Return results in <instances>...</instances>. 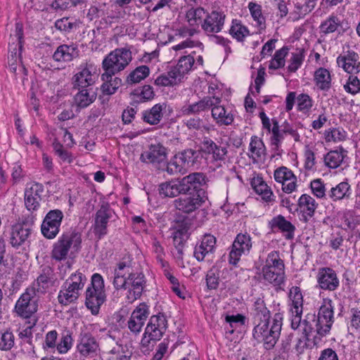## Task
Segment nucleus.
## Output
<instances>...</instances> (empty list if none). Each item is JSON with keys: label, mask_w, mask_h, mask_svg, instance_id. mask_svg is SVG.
Segmentation results:
<instances>
[{"label": "nucleus", "mask_w": 360, "mask_h": 360, "mask_svg": "<svg viewBox=\"0 0 360 360\" xmlns=\"http://www.w3.org/2000/svg\"><path fill=\"white\" fill-rule=\"evenodd\" d=\"M298 205L304 213V221H307L309 218L314 216L318 203L309 195L302 194L298 200Z\"/></svg>", "instance_id": "72a5a7b5"}, {"label": "nucleus", "mask_w": 360, "mask_h": 360, "mask_svg": "<svg viewBox=\"0 0 360 360\" xmlns=\"http://www.w3.org/2000/svg\"><path fill=\"white\" fill-rule=\"evenodd\" d=\"M229 34L238 41H243L245 37L250 34V31L247 27L243 25L240 20L233 19L229 29Z\"/></svg>", "instance_id": "49530a36"}, {"label": "nucleus", "mask_w": 360, "mask_h": 360, "mask_svg": "<svg viewBox=\"0 0 360 360\" xmlns=\"http://www.w3.org/2000/svg\"><path fill=\"white\" fill-rule=\"evenodd\" d=\"M37 298L35 295V289L27 288L24 292V320L27 324L24 330V337L32 335L31 329L35 326L37 319L33 315L37 311Z\"/></svg>", "instance_id": "6e6552de"}, {"label": "nucleus", "mask_w": 360, "mask_h": 360, "mask_svg": "<svg viewBox=\"0 0 360 360\" xmlns=\"http://www.w3.org/2000/svg\"><path fill=\"white\" fill-rule=\"evenodd\" d=\"M176 154L186 168L193 166L200 156V152L193 149H186Z\"/></svg>", "instance_id": "603ef678"}, {"label": "nucleus", "mask_w": 360, "mask_h": 360, "mask_svg": "<svg viewBox=\"0 0 360 360\" xmlns=\"http://www.w3.org/2000/svg\"><path fill=\"white\" fill-rule=\"evenodd\" d=\"M289 307L290 313V326L292 329H298L302 324L303 295L298 286H292L288 293Z\"/></svg>", "instance_id": "0eeeda50"}, {"label": "nucleus", "mask_w": 360, "mask_h": 360, "mask_svg": "<svg viewBox=\"0 0 360 360\" xmlns=\"http://www.w3.org/2000/svg\"><path fill=\"white\" fill-rule=\"evenodd\" d=\"M54 273L52 268L47 266L42 269L41 274L37 277V291L41 293L46 292V290L53 285Z\"/></svg>", "instance_id": "58836bf2"}, {"label": "nucleus", "mask_w": 360, "mask_h": 360, "mask_svg": "<svg viewBox=\"0 0 360 360\" xmlns=\"http://www.w3.org/2000/svg\"><path fill=\"white\" fill-rule=\"evenodd\" d=\"M181 81L179 79L175 73L170 70L167 73L158 76L154 82V84L159 86H173L177 84Z\"/></svg>", "instance_id": "5fc2aeb1"}, {"label": "nucleus", "mask_w": 360, "mask_h": 360, "mask_svg": "<svg viewBox=\"0 0 360 360\" xmlns=\"http://www.w3.org/2000/svg\"><path fill=\"white\" fill-rule=\"evenodd\" d=\"M248 7L252 18L257 22L258 26L262 28L264 27L265 18L262 15V6L257 3L251 1L248 4Z\"/></svg>", "instance_id": "680f3d73"}, {"label": "nucleus", "mask_w": 360, "mask_h": 360, "mask_svg": "<svg viewBox=\"0 0 360 360\" xmlns=\"http://www.w3.org/2000/svg\"><path fill=\"white\" fill-rule=\"evenodd\" d=\"M225 20L226 15L222 11L217 9L211 12L206 11L201 29L207 36L217 34L224 29Z\"/></svg>", "instance_id": "dca6fc26"}, {"label": "nucleus", "mask_w": 360, "mask_h": 360, "mask_svg": "<svg viewBox=\"0 0 360 360\" xmlns=\"http://www.w3.org/2000/svg\"><path fill=\"white\" fill-rule=\"evenodd\" d=\"M22 31L20 23H16V34L11 35L8 42V67L11 72L15 73L17 65L19 62L22 64L21 57L22 50Z\"/></svg>", "instance_id": "9d476101"}, {"label": "nucleus", "mask_w": 360, "mask_h": 360, "mask_svg": "<svg viewBox=\"0 0 360 360\" xmlns=\"http://www.w3.org/2000/svg\"><path fill=\"white\" fill-rule=\"evenodd\" d=\"M200 150L205 155H210L212 161H224L228 153L227 148L217 145L209 137H204L201 142Z\"/></svg>", "instance_id": "412c9836"}, {"label": "nucleus", "mask_w": 360, "mask_h": 360, "mask_svg": "<svg viewBox=\"0 0 360 360\" xmlns=\"http://www.w3.org/2000/svg\"><path fill=\"white\" fill-rule=\"evenodd\" d=\"M72 338L69 330L62 333L60 341L57 344L56 349L60 354H65L72 347Z\"/></svg>", "instance_id": "774afa93"}, {"label": "nucleus", "mask_w": 360, "mask_h": 360, "mask_svg": "<svg viewBox=\"0 0 360 360\" xmlns=\"http://www.w3.org/2000/svg\"><path fill=\"white\" fill-rule=\"evenodd\" d=\"M206 197L200 194V191L193 193L192 195H186L179 198L174 201L176 209L182 212L189 214L199 207L205 202Z\"/></svg>", "instance_id": "6ab92c4d"}, {"label": "nucleus", "mask_w": 360, "mask_h": 360, "mask_svg": "<svg viewBox=\"0 0 360 360\" xmlns=\"http://www.w3.org/2000/svg\"><path fill=\"white\" fill-rule=\"evenodd\" d=\"M95 70L94 65L89 63H82L77 67L76 72L72 78L73 89L92 88L96 79Z\"/></svg>", "instance_id": "9b49d317"}, {"label": "nucleus", "mask_w": 360, "mask_h": 360, "mask_svg": "<svg viewBox=\"0 0 360 360\" xmlns=\"http://www.w3.org/2000/svg\"><path fill=\"white\" fill-rule=\"evenodd\" d=\"M167 328V321L164 314H159L152 316L145 329L142 338L143 344L148 345L151 340H160Z\"/></svg>", "instance_id": "1a4fd4ad"}, {"label": "nucleus", "mask_w": 360, "mask_h": 360, "mask_svg": "<svg viewBox=\"0 0 360 360\" xmlns=\"http://www.w3.org/2000/svg\"><path fill=\"white\" fill-rule=\"evenodd\" d=\"M345 152L343 150L340 151L330 150L324 156L325 165L332 169L338 168L345 158Z\"/></svg>", "instance_id": "8fccbe9b"}, {"label": "nucleus", "mask_w": 360, "mask_h": 360, "mask_svg": "<svg viewBox=\"0 0 360 360\" xmlns=\"http://www.w3.org/2000/svg\"><path fill=\"white\" fill-rule=\"evenodd\" d=\"M250 154L248 156L252 159L253 162L264 159L266 147L263 141L257 136H252L249 145Z\"/></svg>", "instance_id": "473e14b6"}, {"label": "nucleus", "mask_w": 360, "mask_h": 360, "mask_svg": "<svg viewBox=\"0 0 360 360\" xmlns=\"http://www.w3.org/2000/svg\"><path fill=\"white\" fill-rule=\"evenodd\" d=\"M167 107V104L165 102L157 103L151 108L143 110L141 113V119L147 124L157 125L161 122L163 111L166 110Z\"/></svg>", "instance_id": "bb28decb"}, {"label": "nucleus", "mask_w": 360, "mask_h": 360, "mask_svg": "<svg viewBox=\"0 0 360 360\" xmlns=\"http://www.w3.org/2000/svg\"><path fill=\"white\" fill-rule=\"evenodd\" d=\"M146 278L141 271H134L125 262L113 269L112 285L116 290H124L125 303L132 304L141 298L146 288Z\"/></svg>", "instance_id": "f257e3e1"}, {"label": "nucleus", "mask_w": 360, "mask_h": 360, "mask_svg": "<svg viewBox=\"0 0 360 360\" xmlns=\"http://www.w3.org/2000/svg\"><path fill=\"white\" fill-rule=\"evenodd\" d=\"M359 54L353 50H349L344 55H340L336 62L338 67L342 68L346 72L356 74L360 72Z\"/></svg>", "instance_id": "4be33fe9"}, {"label": "nucleus", "mask_w": 360, "mask_h": 360, "mask_svg": "<svg viewBox=\"0 0 360 360\" xmlns=\"http://www.w3.org/2000/svg\"><path fill=\"white\" fill-rule=\"evenodd\" d=\"M77 347L78 352L82 356H87L96 354L99 349V345L91 335L84 333L82 335Z\"/></svg>", "instance_id": "c85d7f7f"}, {"label": "nucleus", "mask_w": 360, "mask_h": 360, "mask_svg": "<svg viewBox=\"0 0 360 360\" xmlns=\"http://www.w3.org/2000/svg\"><path fill=\"white\" fill-rule=\"evenodd\" d=\"M262 127L271 134L270 143L274 150H278L284 139L283 129H280L278 122L276 118L270 120L264 112H259V115Z\"/></svg>", "instance_id": "f3484780"}, {"label": "nucleus", "mask_w": 360, "mask_h": 360, "mask_svg": "<svg viewBox=\"0 0 360 360\" xmlns=\"http://www.w3.org/2000/svg\"><path fill=\"white\" fill-rule=\"evenodd\" d=\"M219 103L220 99L219 98L206 96L198 102L183 106L181 111L185 115H195L207 110Z\"/></svg>", "instance_id": "5701e85b"}, {"label": "nucleus", "mask_w": 360, "mask_h": 360, "mask_svg": "<svg viewBox=\"0 0 360 360\" xmlns=\"http://www.w3.org/2000/svg\"><path fill=\"white\" fill-rule=\"evenodd\" d=\"M212 116L219 125H229L233 122V115L222 105H215L212 108Z\"/></svg>", "instance_id": "79ce46f5"}, {"label": "nucleus", "mask_w": 360, "mask_h": 360, "mask_svg": "<svg viewBox=\"0 0 360 360\" xmlns=\"http://www.w3.org/2000/svg\"><path fill=\"white\" fill-rule=\"evenodd\" d=\"M219 269L215 267H212L207 271L205 280L208 290H216L219 287Z\"/></svg>", "instance_id": "69168bd1"}, {"label": "nucleus", "mask_w": 360, "mask_h": 360, "mask_svg": "<svg viewBox=\"0 0 360 360\" xmlns=\"http://www.w3.org/2000/svg\"><path fill=\"white\" fill-rule=\"evenodd\" d=\"M252 248L251 237L248 233H238L233 242L229 262L236 266L243 255H248Z\"/></svg>", "instance_id": "2eb2a0df"}, {"label": "nucleus", "mask_w": 360, "mask_h": 360, "mask_svg": "<svg viewBox=\"0 0 360 360\" xmlns=\"http://www.w3.org/2000/svg\"><path fill=\"white\" fill-rule=\"evenodd\" d=\"M132 60L131 51L127 48H118L109 53L102 62V68L105 76L108 78L110 75L124 70Z\"/></svg>", "instance_id": "423d86ee"}, {"label": "nucleus", "mask_w": 360, "mask_h": 360, "mask_svg": "<svg viewBox=\"0 0 360 360\" xmlns=\"http://www.w3.org/2000/svg\"><path fill=\"white\" fill-rule=\"evenodd\" d=\"M283 315L276 313L273 318V323L269 328V322H259L255 326L252 336L258 342H263L264 347L271 349L274 347L281 334Z\"/></svg>", "instance_id": "39448f33"}, {"label": "nucleus", "mask_w": 360, "mask_h": 360, "mask_svg": "<svg viewBox=\"0 0 360 360\" xmlns=\"http://www.w3.org/2000/svg\"><path fill=\"white\" fill-rule=\"evenodd\" d=\"M251 185L255 191L266 202H274V194L269 186L260 177L254 178Z\"/></svg>", "instance_id": "4c0bfd02"}, {"label": "nucleus", "mask_w": 360, "mask_h": 360, "mask_svg": "<svg viewBox=\"0 0 360 360\" xmlns=\"http://www.w3.org/2000/svg\"><path fill=\"white\" fill-rule=\"evenodd\" d=\"M216 238L210 234H205L200 243L196 245L194 249V257L198 262L204 260L205 257L214 251Z\"/></svg>", "instance_id": "393cba45"}, {"label": "nucleus", "mask_w": 360, "mask_h": 360, "mask_svg": "<svg viewBox=\"0 0 360 360\" xmlns=\"http://www.w3.org/2000/svg\"><path fill=\"white\" fill-rule=\"evenodd\" d=\"M131 354L127 345H117L108 352L107 360H129Z\"/></svg>", "instance_id": "09e8293b"}, {"label": "nucleus", "mask_w": 360, "mask_h": 360, "mask_svg": "<svg viewBox=\"0 0 360 360\" xmlns=\"http://www.w3.org/2000/svg\"><path fill=\"white\" fill-rule=\"evenodd\" d=\"M115 75H110L108 78L105 76V72L101 75V79L104 82L101 85V91L103 94L112 95L122 84V79L117 77H113Z\"/></svg>", "instance_id": "37998d69"}, {"label": "nucleus", "mask_w": 360, "mask_h": 360, "mask_svg": "<svg viewBox=\"0 0 360 360\" xmlns=\"http://www.w3.org/2000/svg\"><path fill=\"white\" fill-rule=\"evenodd\" d=\"M334 323V307L330 298H324L319 307L318 315L307 314L301 327L304 333L316 332L319 337L329 333Z\"/></svg>", "instance_id": "f03ea898"}, {"label": "nucleus", "mask_w": 360, "mask_h": 360, "mask_svg": "<svg viewBox=\"0 0 360 360\" xmlns=\"http://www.w3.org/2000/svg\"><path fill=\"white\" fill-rule=\"evenodd\" d=\"M82 21L75 16H65L57 19L54 27L64 35H68L79 30Z\"/></svg>", "instance_id": "cd10ccee"}, {"label": "nucleus", "mask_w": 360, "mask_h": 360, "mask_svg": "<svg viewBox=\"0 0 360 360\" xmlns=\"http://www.w3.org/2000/svg\"><path fill=\"white\" fill-rule=\"evenodd\" d=\"M194 63V57L191 54L183 56L179 59L176 65L171 70L181 81L184 76L191 70Z\"/></svg>", "instance_id": "c9c22d12"}, {"label": "nucleus", "mask_w": 360, "mask_h": 360, "mask_svg": "<svg viewBox=\"0 0 360 360\" xmlns=\"http://www.w3.org/2000/svg\"><path fill=\"white\" fill-rule=\"evenodd\" d=\"M112 211L108 203H103L94 218V233L101 238L107 234V226Z\"/></svg>", "instance_id": "aec40b11"}, {"label": "nucleus", "mask_w": 360, "mask_h": 360, "mask_svg": "<svg viewBox=\"0 0 360 360\" xmlns=\"http://www.w3.org/2000/svg\"><path fill=\"white\" fill-rule=\"evenodd\" d=\"M82 234L75 229L64 231L53 244L51 257L57 262L66 259L69 253L75 254L82 248Z\"/></svg>", "instance_id": "7ed1b4c3"}, {"label": "nucleus", "mask_w": 360, "mask_h": 360, "mask_svg": "<svg viewBox=\"0 0 360 360\" xmlns=\"http://www.w3.org/2000/svg\"><path fill=\"white\" fill-rule=\"evenodd\" d=\"M297 110L302 113H308L312 106L314 101L307 94H300L297 97Z\"/></svg>", "instance_id": "e2e57ef3"}, {"label": "nucleus", "mask_w": 360, "mask_h": 360, "mask_svg": "<svg viewBox=\"0 0 360 360\" xmlns=\"http://www.w3.org/2000/svg\"><path fill=\"white\" fill-rule=\"evenodd\" d=\"M288 52V49L285 46L276 51L271 60L270 61L269 68L277 70L285 65V58Z\"/></svg>", "instance_id": "bf43d9fd"}, {"label": "nucleus", "mask_w": 360, "mask_h": 360, "mask_svg": "<svg viewBox=\"0 0 360 360\" xmlns=\"http://www.w3.org/2000/svg\"><path fill=\"white\" fill-rule=\"evenodd\" d=\"M314 82L316 88L328 92L332 87V76L330 71L325 68H319L314 73Z\"/></svg>", "instance_id": "c756f323"}, {"label": "nucleus", "mask_w": 360, "mask_h": 360, "mask_svg": "<svg viewBox=\"0 0 360 360\" xmlns=\"http://www.w3.org/2000/svg\"><path fill=\"white\" fill-rule=\"evenodd\" d=\"M259 276L265 283L271 284L274 287H280L284 283L285 264L278 251L273 250L267 255Z\"/></svg>", "instance_id": "20e7f679"}, {"label": "nucleus", "mask_w": 360, "mask_h": 360, "mask_svg": "<svg viewBox=\"0 0 360 360\" xmlns=\"http://www.w3.org/2000/svg\"><path fill=\"white\" fill-rule=\"evenodd\" d=\"M340 27V19L335 15H330L322 21L319 27L320 36L321 37H325L328 34L335 33L339 31Z\"/></svg>", "instance_id": "f704fd0d"}, {"label": "nucleus", "mask_w": 360, "mask_h": 360, "mask_svg": "<svg viewBox=\"0 0 360 360\" xmlns=\"http://www.w3.org/2000/svg\"><path fill=\"white\" fill-rule=\"evenodd\" d=\"M40 201L38 200H31L29 197L24 198V205L26 207L27 214L24 213V226H30L34 224L37 218V212L40 206Z\"/></svg>", "instance_id": "ea45409f"}, {"label": "nucleus", "mask_w": 360, "mask_h": 360, "mask_svg": "<svg viewBox=\"0 0 360 360\" xmlns=\"http://www.w3.org/2000/svg\"><path fill=\"white\" fill-rule=\"evenodd\" d=\"M79 293L77 292L70 285L64 283L60 290L58 300V302L64 306H67L72 302H75L79 297Z\"/></svg>", "instance_id": "a18cd8bd"}, {"label": "nucleus", "mask_w": 360, "mask_h": 360, "mask_svg": "<svg viewBox=\"0 0 360 360\" xmlns=\"http://www.w3.org/2000/svg\"><path fill=\"white\" fill-rule=\"evenodd\" d=\"M269 226L273 232L279 231L283 233L288 240L294 238L295 226L281 214L273 217L269 221Z\"/></svg>", "instance_id": "b1692460"}, {"label": "nucleus", "mask_w": 360, "mask_h": 360, "mask_svg": "<svg viewBox=\"0 0 360 360\" xmlns=\"http://www.w3.org/2000/svg\"><path fill=\"white\" fill-rule=\"evenodd\" d=\"M64 217L60 210H51L45 216L41 226L42 235L47 239H53L60 231L62 220Z\"/></svg>", "instance_id": "4468645a"}, {"label": "nucleus", "mask_w": 360, "mask_h": 360, "mask_svg": "<svg viewBox=\"0 0 360 360\" xmlns=\"http://www.w3.org/2000/svg\"><path fill=\"white\" fill-rule=\"evenodd\" d=\"M159 192L160 195L169 198H174L181 194L180 188L178 186V180L161 184L159 186Z\"/></svg>", "instance_id": "3c124183"}, {"label": "nucleus", "mask_w": 360, "mask_h": 360, "mask_svg": "<svg viewBox=\"0 0 360 360\" xmlns=\"http://www.w3.org/2000/svg\"><path fill=\"white\" fill-rule=\"evenodd\" d=\"M317 287L323 290L335 291L340 286V279L331 267L319 268L316 276Z\"/></svg>", "instance_id": "a211bd4d"}, {"label": "nucleus", "mask_w": 360, "mask_h": 360, "mask_svg": "<svg viewBox=\"0 0 360 360\" xmlns=\"http://www.w3.org/2000/svg\"><path fill=\"white\" fill-rule=\"evenodd\" d=\"M106 300V292L86 289L85 292V305L94 315L98 314L101 305Z\"/></svg>", "instance_id": "a878e982"}, {"label": "nucleus", "mask_w": 360, "mask_h": 360, "mask_svg": "<svg viewBox=\"0 0 360 360\" xmlns=\"http://www.w3.org/2000/svg\"><path fill=\"white\" fill-rule=\"evenodd\" d=\"M206 10L202 7L191 8L186 13V20L190 27L201 26L206 14Z\"/></svg>", "instance_id": "c03bdc74"}, {"label": "nucleus", "mask_w": 360, "mask_h": 360, "mask_svg": "<svg viewBox=\"0 0 360 360\" xmlns=\"http://www.w3.org/2000/svg\"><path fill=\"white\" fill-rule=\"evenodd\" d=\"M55 154L60 158L63 162L72 163L73 161V155L68 150H65L63 146L56 139L52 144Z\"/></svg>", "instance_id": "052dcab7"}, {"label": "nucleus", "mask_w": 360, "mask_h": 360, "mask_svg": "<svg viewBox=\"0 0 360 360\" xmlns=\"http://www.w3.org/2000/svg\"><path fill=\"white\" fill-rule=\"evenodd\" d=\"M162 171L167 172L169 175H174L178 173L184 174L186 171V168L183 165L177 154H176L169 162L167 160H166L165 166H164Z\"/></svg>", "instance_id": "de8ad7c7"}, {"label": "nucleus", "mask_w": 360, "mask_h": 360, "mask_svg": "<svg viewBox=\"0 0 360 360\" xmlns=\"http://www.w3.org/2000/svg\"><path fill=\"white\" fill-rule=\"evenodd\" d=\"M78 56V49L75 45L62 44L55 51L53 58L57 62H70Z\"/></svg>", "instance_id": "7c9ffc66"}, {"label": "nucleus", "mask_w": 360, "mask_h": 360, "mask_svg": "<svg viewBox=\"0 0 360 360\" xmlns=\"http://www.w3.org/2000/svg\"><path fill=\"white\" fill-rule=\"evenodd\" d=\"M44 189L41 184L39 183L27 184L24 193V198L29 197L31 200H33L34 198L35 200H41V195Z\"/></svg>", "instance_id": "0e129e2a"}, {"label": "nucleus", "mask_w": 360, "mask_h": 360, "mask_svg": "<svg viewBox=\"0 0 360 360\" xmlns=\"http://www.w3.org/2000/svg\"><path fill=\"white\" fill-rule=\"evenodd\" d=\"M347 326L349 330L353 333L360 332V309L352 307L348 311Z\"/></svg>", "instance_id": "864d4df0"}, {"label": "nucleus", "mask_w": 360, "mask_h": 360, "mask_svg": "<svg viewBox=\"0 0 360 360\" xmlns=\"http://www.w3.org/2000/svg\"><path fill=\"white\" fill-rule=\"evenodd\" d=\"M208 181V179L205 174L202 172H193L184 176L178 180V186L180 188L181 194H190L193 192L198 193L200 191L201 195H204L205 192L200 187L205 185Z\"/></svg>", "instance_id": "f8f14e48"}, {"label": "nucleus", "mask_w": 360, "mask_h": 360, "mask_svg": "<svg viewBox=\"0 0 360 360\" xmlns=\"http://www.w3.org/2000/svg\"><path fill=\"white\" fill-rule=\"evenodd\" d=\"M351 194V186L347 181H342L332 187L328 193L329 198L333 202L349 199Z\"/></svg>", "instance_id": "2f4dec72"}, {"label": "nucleus", "mask_w": 360, "mask_h": 360, "mask_svg": "<svg viewBox=\"0 0 360 360\" xmlns=\"http://www.w3.org/2000/svg\"><path fill=\"white\" fill-rule=\"evenodd\" d=\"M86 281V277L82 272L77 271L75 274H72L65 283L77 291V292L79 293Z\"/></svg>", "instance_id": "6e6d98bb"}, {"label": "nucleus", "mask_w": 360, "mask_h": 360, "mask_svg": "<svg viewBox=\"0 0 360 360\" xmlns=\"http://www.w3.org/2000/svg\"><path fill=\"white\" fill-rule=\"evenodd\" d=\"M79 91L74 97L75 104L80 108H84L91 104L96 98L93 88L77 89Z\"/></svg>", "instance_id": "e433bc0d"}, {"label": "nucleus", "mask_w": 360, "mask_h": 360, "mask_svg": "<svg viewBox=\"0 0 360 360\" xmlns=\"http://www.w3.org/2000/svg\"><path fill=\"white\" fill-rule=\"evenodd\" d=\"M22 223L18 222L12 226L10 243L13 248L18 249L22 243Z\"/></svg>", "instance_id": "13d9d810"}, {"label": "nucleus", "mask_w": 360, "mask_h": 360, "mask_svg": "<svg viewBox=\"0 0 360 360\" xmlns=\"http://www.w3.org/2000/svg\"><path fill=\"white\" fill-rule=\"evenodd\" d=\"M149 73L150 70L148 66H139L127 76V82L129 84L139 83L147 77Z\"/></svg>", "instance_id": "4d7b16f0"}, {"label": "nucleus", "mask_w": 360, "mask_h": 360, "mask_svg": "<svg viewBox=\"0 0 360 360\" xmlns=\"http://www.w3.org/2000/svg\"><path fill=\"white\" fill-rule=\"evenodd\" d=\"M172 238L176 251L175 257L178 259L183 260L184 246V233L182 231H176L174 232Z\"/></svg>", "instance_id": "338daca9"}, {"label": "nucleus", "mask_w": 360, "mask_h": 360, "mask_svg": "<svg viewBox=\"0 0 360 360\" xmlns=\"http://www.w3.org/2000/svg\"><path fill=\"white\" fill-rule=\"evenodd\" d=\"M140 160L162 171L167 160V149L160 143L151 144L147 150L141 153Z\"/></svg>", "instance_id": "ddd939ff"}, {"label": "nucleus", "mask_w": 360, "mask_h": 360, "mask_svg": "<svg viewBox=\"0 0 360 360\" xmlns=\"http://www.w3.org/2000/svg\"><path fill=\"white\" fill-rule=\"evenodd\" d=\"M252 310L255 323H257V322H269L270 311L262 299L258 298L255 302Z\"/></svg>", "instance_id": "a19ab883"}]
</instances>
